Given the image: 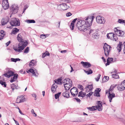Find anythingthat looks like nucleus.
<instances>
[{
  "label": "nucleus",
  "instance_id": "obj_16",
  "mask_svg": "<svg viewBox=\"0 0 125 125\" xmlns=\"http://www.w3.org/2000/svg\"><path fill=\"white\" fill-rule=\"evenodd\" d=\"M93 89L92 84L88 85L85 87V89L86 90V92L88 93L92 91Z\"/></svg>",
  "mask_w": 125,
  "mask_h": 125
},
{
  "label": "nucleus",
  "instance_id": "obj_43",
  "mask_svg": "<svg viewBox=\"0 0 125 125\" xmlns=\"http://www.w3.org/2000/svg\"><path fill=\"white\" fill-rule=\"evenodd\" d=\"M109 77L107 76H105L103 79V82H107L109 79Z\"/></svg>",
  "mask_w": 125,
  "mask_h": 125
},
{
  "label": "nucleus",
  "instance_id": "obj_55",
  "mask_svg": "<svg viewBox=\"0 0 125 125\" xmlns=\"http://www.w3.org/2000/svg\"><path fill=\"white\" fill-rule=\"evenodd\" d=\"M46 37L45 34H42L40 36V38L42 39H44Z\"/></svg>",
  "mask_w": 125,
  "mask_h": 125
},
{
  "label": "nucleus",
  "instance_id": "obj_33",
  "mask_svg": "<svg viewBox=\"0 0 125 125\" xmlns=\"http://www.w3.org/2000/svg\"><path fill=\"white\" fill-rule=\"evenodd\" d=\"M114 35V34H113V33L111 32L107 34V37L108 38H112L113 37Z\"/></svg>",
  "mask_w": 125,
  "mask_h": 125
},
{
  "label": "nucleus",
  "instance_id": "obj_47",
  "mask_svg": "<svg viewBox=\"0 0 125 125\" xmlns=\"http://www.w3.org/2000/svg\"><path fill=\"white\" fill-rule=\"evenodd\" d=\"M115 85L111 86L110 88L109 89V91H110V93H112L113 90L114 88L115 87Z\"/></svg>",
  "mask_w": 125,
  "mask_h": 125
},
{
  "label": "nucleus",
  "instance_id": "obj_42",
  "mask_svg": "<svg viewBox=\"0 0 125 125\" xmlns=\"http://www.w3.org/2000/svg\"><path fill=\"white\" fill-rule=\"evenodd\" d=\"M96 31L95 30L93 29H90L89 31V32H88L89 34H92L94 33L95 32H96Z\"/></svg>",
  "mask_w": 125,
  "mask_h": 125
},
{
  "label": "nucleus",
  "instance_id": "obj_18",
  "mask_svg": "<svg viewBox=\"0 0 125 125\" xmlns=\"http://www.w3.org/2000/svg\"><path fill=\"white\" fill-rule=\"evenodd\" d=\"M9 18L8 17L6 19H2L1 21V23L2 25H4L6 24L9 22Z\"/></svg>",
  "mask_w": 125,
  "mask_h": 125
},
{
  "label": "nucleus",
  "instance_id": "obj_48",
  "mask_svg": "<svg viewBox=\"0 0 125 125\" xmlns=\"http://www.w3.org/2000/svg\"><path fill=\"white\" fill-rule=\"evenodd\" d=\"M69 79L68 78H66L65 79H64L62 81V83L63 84L66 83L67 81L69 80Z\"/></svg>",
  "mask_w": 125,
  "mask_h": 125
},
{
  "label": "nucleus",
  "instance_id": "obj_1",
  "mask_svg": "<svg viewBox=\"0 0 125 125\" xmlns=\"http://www.w3.org/2000/svg\"><path fill=\"white\" fill-rule=\"evenodd\" d=\"M76 24L77 27L80 31L84 32L87 30V26L85 25L84 20H78Z\"/></svg>",
  "mask_w": 125,
  "mask_h": 125
},
{
  "label": "nucleus",
  "instance_id": "obj_50",
  "mask_svg": "<svg viewBox=\"0 0 125 125\" xmlns=\"http://www.w3.org/2000/svg\"><path fill=\"white\" fill-rule=\"evenodd\" d=\"M61 5H62V4H57L58 6L57 9L59 10H62Z\"/></svg>",
  "mask_w": 125,
  "mask_h": 125
},
{
  "label": "nucleus",
  "instance_id": "obj_28",
  "mask_svg": "<svg viewBox=\"0 0 125 125\" xmlns=\"http://www.w3.org/2000/svg\"><path fill=\"white\" fill-rule=\"evenodd\" d=\"M122 42H119V43L118 45L116 47L117 49L119 52L121 50V46L122 45Z\"/></svg>",
  "mask_w": 125,
  "mask_h": 125
},
{
  "label": "nucleus",
  "instance_id": "obj_38",
  "mask_svg": "<svg viewBox=\"0 0 125 125\" xmlns=\"http://www.w3.org/2000/svg\"><path fill=\"white\" fill-rule=\"evenodd\" d=\"M25 21L28 23H34L35 22V21L33 20H26Z\"/></svg>",
  "mask_w": 125,
  "mask_h": 125
},
{
  "label": "nucleus",
  "instance_id": "obj_30",
  "mask_svg": "<svg viewBox=\"0 0 125 125\" xmlns=\"http://www.w3.org/2000/svg\"><path fill=\"white\" fill-rule=\"evenodd\" d=\"M117 22L120 24L124 25L125 26V20L122 19H118Z\"/></svg>",
  "mask_w": 125,
  "mask_h": 125
},
{
  "label": "nucleus",
  "instance_id": "obj_29",
  "mask_svg": "<svg viewBox=\"0 0 125 125\" xmlns=\"http://www.w3.org/2000/svg\"><path fill=\"white\" fill-rule=\"evenodd\" d=\"M97 31L94 33L92 34V37L94 39H97L98 38V34Z\"/></svg>",
  "mask_w": 125,
  "mask_h": 125
},
{
  "label": "nucleus",
  "instance_id": "obj_10",
  "mask_svg": "<svg viewBox=\"0 0 125 125\" xmlns=\"http://www.w3.org/2000/svg\"><path fill=\"white\" fill-rule=\"evenodd\" d=\"M2 6L5 10L7 9L9 6V4L8 0H3L2 3Z\"/></svg>",
  "mask_w": 125,
  "mask_h": 125
},
{
  "label": "nucleus",
  "instance_id": "obj_24",
  "mask_svg": "<svg viewBox=\"0 0 125 125\" xmlns=\"http://www.w3.org/2000/svg\"><path fill=\"white\" fill-rule=\"evenodd\" d=\"M57 87V86L56 83H53L52 86L51 90L52 92L53 93H54L56 90V89Z\"/></svg>",
  "mask_w": 125,
  "mask_h": 125
},
{
  "label": "nucleus",
  "instance_id": "obj_27",
  "mask_svg": "<svg viewBox=\"0 0 125 125\" xmlns=\"http://www.w3.org/2000/svg\"><path fill=\"white\" fill-rule=\"evenodd\" d=\"M113 59L112 58H108L107 60V62L105 64L106 66L109 65L111 62H113Z\"/></svg>",
  "mask_w": 125,
  "mask_h": 125
},
{
  "label": "nucleus",
  "instance_id": "obj_35",
  "mask_svg": "<svg viewBox=\"0 0 125 125\" xmlns=\"http://www.w3.org/2000/svg\"><path fill=\"white\" fill-rule=\"evenodd\" d=\"M27 73H29V72H30L31 73H32L33 75L34 76L36 75V74L35 73L34 71V70L32 69H30L28 71H27Z\"/></svg>",
  "mask_w": 125,
  "mask_h": 125
},
{
  "label": "nucleus",
  "instance_id": "obj_57",
  "mask_svg": "<svg viewBox=\"0 0 125 125\" xmlns=\"http://www.w3.org/2000/svg\"><path fill=\"white\" fill-rule=\"evenodd\" d=\"M113 37L114 38V40H115V41H116L118 39V38L114 34V36Z\"/></svg>",
  "mask_w": 125,
  "mask_h": 125
},
{
  "label": "nucleus",
  "instance_id": "obj_53",
  "mask_svg": "<svg viewBox=\"0 0 125 125\" xmlns=\"http://www.w3.org/2000/svg\"><path fill=\"white\" fill-rule=\"evenodd\" d=\"M101 75L100 74H99L97 78H95V79L96 81H99V79L100 78Z\"/></svg>",
  "mask_w": 125,
  "mask_h": 125
},
{
  "label": "nucleus",
  "instance_id": "obj_52",
  "mask_svg": "<svg viewBox=\"0 0 125 125\" xmlns=\"http://www.w3.org/2000/svg\"><path fill=\"white\" fill-rule=\"evenodd\" d=\"M78 87L81 90H83V87L82 85H78Z\"/></svg>",
  "mask_w": 125,
  "mask_h": 125
},
{
  "label": "nucleus",
  "instance_id": "obj_44",
  "mask_svg": "<svg viewBox=\"0 0 125 125\" xmlns=\"http://www.w3.org/2000/svg\"><path fill=\"white\" fill-rule=\"evenodd\" d=\"M112 77L115 79H118L119 78V76L117 74H113L112 75Z\"/></svg>",
  "mask_w": 125,
  "mask_h": 125
},
{
  "label": "nucleus",
  "instance_id": "obj_39",
  "mask_svg": "<svg viewBox=\"0 0 125 125\" xmlns=\"http://www.w3.org/2000/svg\"><path fill=\"white\" fill-rule=\"evenodd\" d=\"M118 89L119 91H122L125 89V87H123L121 85H118L117 86Z\"/></svg>",
  "mask_w": 125,
  "mask_h": 125
},
{
  "label": "nucleus",
  "instance_id": "obj_17",
  "mask_svg": "<svg viewBox=\"0 0 125 125\" xmlns=\"http://www.w3.org/2000/svg\"><path fill=\"white\" fill-rule=\"evenodd\" d=\"M72 83H71L70 84H67V83L66 84H64V86L65 89L66 90H68L72 86Z\"/></svg>",
  "mask_w": 125,
  "mask_h": 125
},
{
  "label": "nucleus",
  "instance_id": "obj_59",
  "mask_svg": "<svg viewBox=\"0 0 125 125\" xmlns=\"http://www.w3.org/2000/svg\"><path fill=\"white\" fill-rule=\"evenodd\" d=\"M101 89L100 88H97L95 91H97L99 93L101 91Z\"/></svg>",
  "mask_w": 125,
  "mask_h": 125
},
{
  "label": "nucleus",
  "instance_id": "obj_60",
  "mask_svg": "<svg viewBox=\"0 0 125 125\" xmlns=\"http://www.w3.org/2000/svg\"><path fill=\"white\" fill-rule=\"evenodd\" d=\"M46 55V52H44L42 53V58H43L45 57Z\"/></svg>",
  "mask_w": 125,
  "mask_h": 125
},
{
  "label": "nucleus",
  "instance_id": "obj_4",
  "mask_svg": "<svg viewBox=\"0 0 125 125\" xmlns=\"http://www.w3.org/2000/svg\"><path fill=\"white\" fill-rule=\"evenodd\" d=\"M94 17V16H92L90 18L87 17L85 20H84V21L85 22V24L87 26V27H89L91 25Z\"/></svg>",
  "mask_w": 125,
  "mask_h": 125
},
{
  "label": "nucleus",
  "instance_id": "obj_8",
  "mask_svg": "<svg viewBox=\"0 0 125 125\" xmlns=\"http://www.w3.org/2000/svg\"><path fill=\"white\" fill-rule=\"evenodd\" d=\"M118 28H119L118 27H117L114 29L115 33L118 36H123L124 34V32L121 30H118L117 29Z\"/></svg>",
  "mask_w": 125,
  "mask_h": 125
},
{
  "label": "nucleus",
  "instance_id": "obj_41",
  "mask_svg": "<svg viewBox=\"0 0 125 125\" xmlns=\"http://www.w3.org/2000/svg\"><path fill=\"white\" fill-rule=\"evenodd\" d=\"M11 89H12V91H13L14 89H17L16 85L13 84L11 85Z\"/></svg>",
  "mask_w": 125,
  "mask_h": 125
},
{
  "label": "nucleus",
  "instance_id": "obj_34",
  "mask_svg": "<svg viewBox=\"0 0 125 125\" xmlns=\"http://www.w3.org/2000/svg\"><path fill=\"white\" fill-rule=\"evenodd\" d=\"M85 93H83L82 91H81L79 92L78 94V96L81 97H84L85 95Z\"/></svg>",
  "mask_w": 125,
  "mask_h": 125
},
{
  "label": "nucleus",
  "instance_id": "obj_32",
  "mask_svg": "<svg viewBox=\"0 0 125 125\" xmlns=\"http://www.w3.org/2000/svg\"><path fill=\"white\" fill-rule=\"evenodd\" d=\"M87 109L91 111H94L96 110V108L95 106H92L91 107H87Z\"/></svg>",
  "mask_w": 125,
  "mask_h": 125
},
{
  "label": "nucleus",
  "instance_id": "obj_21",
  "mask_svg": "<svg viewBox=\"0 0 125 125\" xmlns=\"http://www.w3.org/2000/svg\"><path fill=\"white\" fill-rule=\"evenodd\" d=\"M13 77L11 78L10 82L11 83H12L13 82L15 81L17 78L18 75L17 74H14Z\"/></svg>",
  "mask_w": 125,
  "mask_h": 125
},
{
  "label": "nucleus",
  "instance_id": "obj_3",
  "mask_svg": "<svg viewBox=\"0 0 125 125\" xmlns=\"http://www.w3.org/2000/svg\"><path fill=\"white\" fill-rule=\"evenodd\" d=\"M111 46L108 45L106 43H105L104 45L103 48L104 50V53L105 56H108L109 53L111 50Z\"/></svg>",
  "mask_w": 125,
  "mask_h": 125
},
{
  "label": "nucleus",
  "instance_id": "obj_54",
  "mask_svg": "<svg viewBox=\"0 0 125 125\" xmlns=\"http://www.w3.org/2000/svg\"><path fill=\"white\" fill-rule=\"evenodd\" d=\"M93 92H90L87 95H86V96L87 97H90L91 95H92L93 94Z\"/></svg>",
  "mask_w": 125,
  "mask_h": 125
},
{
  "label": "nucleus",
  "instance_id": "obj_56",
  "mask_svg": "<svg viewBox=\"0 0 125 125\" xmlns=\"http://www.w3.org/2000/svg\"><path fill=\"white\" fill-rule=\"evenodd\" d=\"M72 15V14L70 12H69L66 14V15L67 17H69L71 16Z\"/></svg>",
  "mask_w": 125,
  "mask_h": 125
},
{
  "label": "nucleus",
  "instance_id": "obj_31",
  "mask_svg": "<svg viewBox=\"0 0 125 125\" xmlns=\"http://www.w3.org/2000/svg\"><path fill=\"white\" fill-rule=\"evenodd\" d=\"M54 81L55 83L57 84L61 85L62 84V79L60 78H58L57 80H55Z\"/></svg>",
  "mask_w": 125,
  "mask_h": 125
},
{
  "label": "nucleus",
  "instance_id": "obj_23",
  "mask_svg": "<svg viewBox=\"0 0 125 125\" xmlns=\"http://www.w3.org/2000/svg\"><path fill=\"white\" fill-rule=\"evenodd\" d=\"M6 34L5 31L3 30H1L0 31V40L3 38Z\"/></svg>",
  "mask_w": 125,
  "mask_h": 125
},
{
  "label": "nucleus",
  "instance_id": "obj_5",
  "mask_svg": "<svg viewBox=\"0 0 125 125\" xmlns=\"http://www.w3.org/2000/svg\"><path fill=\"white\" fill-rule=\"evenodd\" d=\"M10 23L12 26H18L20 25L19 21L16 18L12 19Z\"/></svg>",
  "mask_w": 125,
  "mask_h": 125
},
{
  "label": "nucleus",
  "instance_id": "obj_64",
  "mask_svg": "<svg viewBox=\"0 0 125 125\" xmlns=\"http://www.w3.org/2000/svg\"><path fill=\"white\" fill-rule=\"evenodd\" d=\"M66 52V50L61 51V52L62 53H65Z\"/></svg>",
  "mask_w": 125,
  "mask_h": 125
},
{
  "label": "nucleus",
  "instance_id": "obj_6",
  "mask_svg": "<svg viewBox=\"0 0 125 125\" xmlns=\"http://www.w3.org/2000/svg\"><path fill=\"white\" fill-rule=\"evenodd\" d=\"M65 1H66V3H62V5H61L62 10H66L70 8V5L69 3L71 2L70 0H66Z\"/></svg>",
  "mask_w": 125,
  "mask_h": 125
},
{
  "label": "nucleus",
  "instance_id": "obj_37",
  "mask_svg": "<svg viewBox=\"0 0 125 125\" xmlns=\"http://www.w3.org/2000/svg\"><path fill=\"white\" fill-rule=\"evenodd\" d=\"M84 71L85 73H87V74H90L92 73H93V71L91 69L89 68L88 69V70L86 71L85 70H84Z\"/></svg>",
  "mask_w": 125,
  "mask_h": 125
},
{
  "label": "nucleus",
  "instance_id": "obj_62",
  "mask_svg": "<svg viewBox=\"0 0 125 125\" xmlns=\"http://www.w3.org/2000/svg\"><path fill=\"white\" fill-rule=\"evenodd\" d=\"M10 41H8V42L6 43V46H8L9 45V44L10 43Z\"/></svg>",
  "mask_w": 125,
  "mask_h": 125
},
{
  "label": "nucleus",
  "instance_id": "obj_2",
  "mask_svg": "<svg viewBox=\"0 0 125 125\" xmlns=\"http://www.w3.org/2000/svg\"><path fill=\"white\" fill-rule=\"evenodd\" d=\"M28 44V42L25 41L23 43H19L17 46H16L13 48L14 50L16 52L20 53L22 52L24 48Z\"/></svg>",
  "mask_w": 125,
  "mask_h": 125
},
{
  "label": "nucleus",
  "instance_id": "obj_11",
  "mask_svg": "<svg viewBox=\"0 0 125 125\" xmlns=\"http://www.w3.org/2000/svg\"><path fill=\"white\" fill-rule=\"evenodd\" d=\"M77 90V88L75 87H73L71 90L70 92L73 97L77 95L78 93Z\"/></svg>",
  "mask_w": 125,
  "mask_h": 125
},
{
  "label": "nucleus",
  "instance_id": "obj_13",
  "mask_svg": "<svg viewBox=\"0 0 125 125\" xmlns=\"http://www.w3.org/2000/svg\"><path fill=\"white\" fill-rule=\"evenodd\" d=\"M14 74V73L12 71L9 70L6 73L3 74V75H4L6 77L9 78L12 76H13Z\"/></svg>",
  "mask_w": 125,
  "mask_h": 125
},
{
  "label": "nucleus",
  "instance_id": "obj_40",
  "mask_svg": "<svg viewBox=\"0 0 125 125\" xmlns=\"http://www.w3.org/2000/svg\"><path fill=\"white\" fill-rule=\"evenodd\" d=\"M11 61L14 62H16L17 61H19L20 60V59L18 58L14 59L12 58L11 59Z\"/></svg>",
  "mask_w": 125,
  "mask_h": 125
},
{
  "label": "nucleus",
  "instance_id": "obj_25",
  "mask_svg": "<svg viewBox=\"0 0 125 125\" xmlns=\"http://www.w3.org/2000/svg\"><path fill=\"white\" fill-rule=\"evenodd\" d=\"M17 39L18 41L21 43H23L24 42L23 40L22 39V37L20 34H19L17 37Z\"/></svg>",
  "mask_w": 125,
  "mask_h": 125
},
{
  "label": "nucleus",
  "instance_id": "obj_19",
  "mask_svg": "<svg viewBox=\"0 0 125 125\" xmlns=\"http://www.w3.org/2000/svg\"><path fill=\"white\" fill-rule=\"evenodd\" d=\"M109 95L108 96V98L109 99L110 102H111L112 99L115 97V94L114 93L111 94L109 93Z\"/></svg>",
  "mask_w": 125,
  "mask_h": 125
},
{
  "label": "nucleus",
  "instance_id": "obj_61",
  "mask_svg": "<svg viewBox=\"0 0 125 125\" xmlns=\"http://www.w3.org/2000/svg\"><path fill=\"white\" fill-rule=\"evenodd\" d=\"M74 99L76 100L77 102H80L81 101L80 99H79L78 98H75Z\"/></svg>",
  "mask_w": 125,
  "mask_h": 125
},
{
  "label": "nucleus",
  "instance_id": "obj_58",
  "mask_svg": "<svg viewBox=\"0 0 125 125\" xmlns=\"http://www.w3.org/2000/svg\"><path fill=\"white\" fill-rule=\"evenodd\" d=\"M72 83V81L71 79H69V80L67 81L66 83H67V84H70V83Z\"/></svg>",
  "mask_w": 125,
  "mask_h": 125
},
{
  "label": "nucleus",
  "instance_id": "obj_20",
  "mask_svg": "<svg viewBox=\"0 0 125 125\" xmlns=\"http://www.w3.org/2000/svg\"><path fill=\"white\" fill-rule=\"evenodd\" d=\"M36 62L35 60H32L29 62V65L30 67H32L36 65Z\"/></svg>",
  "mask_w": 125,
  "mask_h": 125
},
{
  "label": "nucleus",
  "instance_id": "obj_63",
  "mask_svg": "<svg viewBox=\"0 0 125 125\" xmlns=\"http://www.w3.org/2000/svg\"><path fill=\"white\" fill-rule=\"evenodd\" d=\"M45 52H46V56H49L50 55V53L49 52H48L47 51H46Z\"/></svg>",
  "mask_w": 125,
  "mask_h": 125
},
{
  "label": "nucleus",
  "instance_id": "obj_7",
  "mask_svg": "<svg viewBox=\"0 0 125 125\" xmlns=\"http://www.w3.org/2000/svg\"><path fill=\"white\" fill-rule=\"evenodd\" d=\"M97 22L100 24H104L105 22L104 18L102 16H98L96 18Z\"/></svg>",
  "mask_w": 125,
  "mask_h": 125
},
{
  "label": "nucleus",
  "instance_id": "obj_15",
  "mask_svg": "<svg viewBox=\"0 0 125 125\" xmlns=\"http://www.w3.org/2000/svg\"><path fill=\"white\" fill-rule=\"evenodd\" d=\"M81 63L82 64L83 66L86 68H88L91 67V64L88 62H84L82 61L81 62Z\"/></svg>",
  "mask_w": 125,
  "mask_h": 125
},
{
  "label": "nucleus",
  "instance_id": "obj_49",
  "mask_svg": "<svg viewBox=\"0 0 125 125\" xmlns=\"http://www.w3.org/2000/svg\"><path fill=\"white\" fill-rule=\"evenodd\" d=\"M95 92L94 93V96L98 97H100V95L98 92L97 91H95Z\"/></svg>",
  "mask_w": 125,
  "mask_h": 125
},
{
  "label": "nucleus",
  "instance_id": "obj_12",
  "mask_svg": "<svg viewBox=\"0 0 125 125\" xmlns=\"http://www.w3.org/2000/svg\"><path fill=\"white\" fill-rule=\"evenodd\" d=\"M25 101V99L24 96L21 95L18 97L16 101V103H19L24 102Z\"/></svg>",
  "mask_w": 125,
  "mask_h": 125
},
{
  "label": "nucleus",
  "instance_id": "obj_22",
  "mask_svg": "<svg viewBox=\"0 0 125 125\" xmlns=\"http://www.w3.org/2000/svg\"><path fill=\"white\" fill-rule=\"evenodd\" d=\"M77 20V18H75L72 22L71 25H70V28L72 30H73L74 28V23Z\"/></svg>",
  "mask_w": 125,
  "mask_h": 125
},
{
  "label": "nucleus",
  "instance_id": "obj_14",
  "mask_svg": "<svg viewBox=\"0 0 125 125\" xmlns=\"http://www.w3.org/2000/svg\"><path fill=\"white\" fill-rule=\"evenodd\" d=\"M98 105L97 106H95L98 111H101L103 109L102 102L101 101H99L97 102Z\"/></svg>",
  "mask_w": 125,
  "mask_h": 125
},
{
  "label": "nucleus",
  "instance_id": "obj_9",
  "mask_svg": "<svg viewBox=\"0 0 125 125\" xmlns=\"http://www.w3.org/2000/svg\"><path fill=\"white\" fill-rule=\"evenodd\" d=\"M10 9L11 11L14 14L17 12L18 7L17 5H13L11 7Z\"/></svg>",
  "mask_w": 125,
  "mask_h": 125
},
{
  "label": "nucleus",
  "instance_id": "obj_46",
  "mask_svg": "<svg viewBox=\"0 0 125 125\" xmlns=\"http://www.w3.org/2000/svg\"><path fill=\"white\" fill-rule=\"evenodd\" d=\"M0 84H1L2 86L3 85L5 87H6L7 84L5 82H3L1 80V81H0Z\"/></svg>",
  "mask_w": 125,
  "mask_h": 125
},
{
  "label": "nucleus",
  "instance_id": "obj_51",
  "mask_svg": "<svg viewBox=\"0 0 125 125\" xmlns=\"http://www.w3.org/2000/svg\"><path fill=\"white\" fill-rule=\"evenodd\" d=\"M29 48L28 47H27L25 50L24 52V53H27L29 52Z\"/></svg>",
  "mask_w": 125,
  "mask_h": 125
},
{
  "label": "nucleus",
  "instance_id": "obj_45",
  "mask_svg": "<svg viewBox=\"0 0 125 125\" xmlns=\"http://www.w3.org/2000/svg\"><path fill=\"white\" fill-rule=\"evenodd\" d=\"M61 94V92H59L58 93L55 94V99H58L60 96Z\"/></svg>",
  "mask_w": 125,
  "mask_h": 125
},
{
  "label": "nucleus",
  "instance_id": "obj_26",
  "mask_svg": "<svg viewBox=\"0 0 125 125\" xmlns=\"http://www.w3.org/2000/svg\"><path fill=\"white\" fill-rule=\"evenodd\" d=\"M69 92L65 91L62 93V95L63 96L68 98L69 97Z\"/></svg>",
  "mask_w": 125,
  "mask_h": 125
},
{
  "label": "nucleus",
  "instance_id": "obj_36",
  "mask_svg": "<svg viewBox=\"0 0 125 125\" xmlns=\"http://www.w3.org/2000/svg\"><path fill=\"white\" fill-rule=\"evenodd\" d=\"M19 30L16 28L13 29L12 33L13 34H15L17 33L18 32Z\"/></svg>",
  "mask_w": 125,
  "mask_h": 125
}]
</instances>
